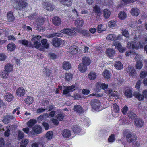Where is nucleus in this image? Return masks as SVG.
<instances>
[{
	"label": "nucleus",
	"mask_w": 147,
	"mask_h": 147,
	"mask_svg": "<svg viewBox=\"0 0 147 147\" xmlns=\"http://www.w3.org/2000/svg\"><path fill=\"white\" fill-rule=\"evenodd\" d=\"M6 130L4 133V135L5 136L8 137L10 135V126H7L3 129V130L4 131Z\"/></svg>",
	"instance_id": "nucleus-30"
},
{
	"label": "nucleus",
	"mask_w": 147,
	"mask_h": 147,
	"mask_svg": "<svg viewBox=\"0 0 147 147\" xmlns=\"http://www.w3.org/2000/svg\"><path fill=\"white\" fill-rule=\"evenodd\" d=\"M19 42L22 45L28 47H30L29 46L31 45V42L29 43L28 41L25 39L21 40H19Z\"/></svg>",
	"instance_id": "nucleus-33"
},
{
	"label": "nucleus",
	"mask_w": 147,
	"mask_h": 147,
	"mask_svg": "<svg viewBox=\"0 0 147 147\" xmlns=\"http://www.w3.org/2000/svg\"><path fill=\"white\" fill-rule=\"evenodd\" d=\"M91 105L92 108L96 111L102 110L100 107V103L97 100H93L91 102Z\"/></svg>",
	"instance_id": "nucleus-4"
},
{
	"label": "nucleus",
	"mask_w": 147,
	"mask_h": 147,
	"mask_svg": "<svg viewBox=\"0 0 147 147\" xmlns=\"http://www.w3.org/2000/svg\"><path fill=\"white\" fill-rule=\"evenodd\" d=\"M97 88L96 91H98L100 89L102 88L105 89L107 88L108 86L107 84H106L105 83H101L99 82H97L96 85Z\"/></svg>",
	"instance_id": "nucleus-15"
},
{
	"label": "nucleus",
	"mask_w": 147,
	"mask_h": 147,
	"mask_svg": "<svg viewBox=\"0 0 147 147\" xmlns=\"http://www.w3.org/2000/svg\"><path fill=\"white\" fill-rule=\"evenodd\" d=\"M132 91L130 89H127L125 91V95L127 98H130L132 97Z\"/></svg>",
	"instance_id": "nucleus-35"
},
{
	"label": "nucleus",
	"mask_w": 147,
	"mask_h": 147,
	"mask_svg": "<svg viewBox=\"0 0 147 147\" xmlns=\"http://www.w3.org/2000/svg\"><path fill=\"white\" fill-rule=\"evenodd\" d=\"M113 44L115 47L117 48L119 51L121 53H123L126 50V48L123 47L119 43L115 42Z\"/></svg>",
	"instance_id": "nucleus-14"
},
{
	"label": "nucleus",
	"mask_w": 147,
	"mask_h": 147,
	"mask_svg": "<svg viewBox=\"0 0 147 147\" xmlns=\"http://www.w3.org/2000/svg\"><path fill=\"white\" fill-rule=\"evenodd\" d=\"M103 14L104 17L106 19H107L110 16L111 12L110 10L107 9H105L104 10Z\"/></svg>",
	"instance_id": "nucleus-43"
},
{
	"label": "nucleus",
	"mask_w": 147,
	"mask_h": 147,
	"mask_svg": "<svg viewBox=\"0 0 147 147\" xmlns=\"http://www.w3.org/2000/svg\"><path fill=\"white\" fill-rule=\"evenodd\" d=\"M114 65L117 69L120 70L123 68V64L120 61H117L115 62Z\"/></svg>",
	"instance_id": "nucleus-27"
},
{
	"label": "nucleus",
	"mask_w": 147,
	"mask_h": 147,
	"mask_svg": "<svg viewBox=\"0 0 147 147\" xmlns=\"http://www.w3.org/2000/svg\"><path fill=\"white\" fill-rule=\"evenodd\" d=\"M126 134V139L128 142L133 143L136 140V136L135 134L129 131L127 132Z\"/></svg>",
	"instance_id": "nucleus-6"
},
{
	"label": "nucleus",
	"mask_w": 147,
	"mask_h": 147,
	"mask_svg": "<svg viewBox=\"0 0 147 147\" xmlns=\"http://www.w3.org/2000/svg\"><path fill=\"white\" fill-rule=\"evenodd\" d=\"M128 117L131 118L132 119L136 117V115L132 111L129 112L128 114Z\"/></svg>",
	"instance_id": "nucleus-63"
},
{
	"label": "nucleus",
	"mask_w": 147,
	"mask_h": 147,
	"mask_svg": "<svg viewBox=\"0 0 147 147\" xmlns=\"http://www.w3.org/2000/svg\"><path fill=\"white\" fill-rule=\"evenodd\" d=\"M74 132L76 133H78L81 131V129L79 127L75 125L72 127Z\"/></svg>",
	"instance_id": "nucleus-51"
},
{
	"label": "nucleus",
	"mask_w": 147,
	"mask_h": 147,
	"mask_svg": "<svg viewBox=\"0 0 147 147\" xmlns=\"http://www.w3.org/2000/svg\"><path fill=\"white\" fill-rule=\"evenodd\" d=\"M44 20L42 18L40 17L36 20V24L39 31L43 32L44 30L43 28L41 27L40 24L43 23Z\"/></svg>",
	"instance_id": "nucleus-7"
},
{
	"label": "nucleus",
	"mask_w": 147,
	"mask_h": 147,
	"mask_svg": "<svg viewBox=\"0 0 147 147\" xmlns=\"http://www.w3.org/2000/svg\"><path fill=\"white\" fill-rule=\"evenodd\" d=\"M147 75V71H142L140 73V78H144Z\"/></svg>",
	"instance_id": "nucleus-61"
},
{
	"label": "nucleus",
	"mask_w": 147,
	"mask_h": 147,
	"mask_svg": "<svg viewBox=\"0 0 147 147\" xmlns=\"http://www.w3.org/2000/svg\"><path fill=\"white\" fill-rule=\"evenodd\" d=\"M5 70L8 72H11L13 70V67L12 65L8 64L6 65L5 67Z\"/></svg>",
	"instance_id": "nucleus-38"
},
{
	"label": "nucleus",
	"mask_w": 147,
	"mask_h": 147,
	"mask_svg": "<svg viewBox=\"0 0 147 147\" xmlns=\"http://www.w3.org/2000/svg\"><path fill=\"white\" fill-rule=\"evenodd\" d=\"M63 67L65 70H68L71 68V65L69 63L65 61L63 63Z\"/></svg>",
	"instance_id": "nucleus-40"
},
{
	"label": "nucleus",
	"mask_w": 147,
	"mask_h": 147,
	"mask_svg": "<svg viewBox=\"0 0 147 147\" xmlns=\"http://www.w3.org/2000/svg\"><path fill=\"white\" fill-rule=\"evenodd\" d=\"M122 36L121 35H115L114 34H110L108 35L106 37V39L108 40H115L121 38Z\"/></svg>",
	"instance_id": "nucleus-10"
},
{
	"label": "nucleus",
	"mask_w": 147,
	"mask_h": 147,
	"mask_svg": "<svg viewBox=\"0 0 147 147\" xmlns=\"http://www.w3.org/2000/svg\"><path fill=\"white\" fill-rule=\"evenodd\" d=\"M75 85H72L69 87H67L66 89L64 90L63 93V94L67 95L70 92H72L75 90Z\"/></svg>",
	"instance_id": "nucleus-13"
},
{
	"label": "nucleus",
	"mask_w": 147,
	"mask_h": 147,
	"mask_svg": "<svg viewBox=\"0 0 147 147\" xmlns=\"http://www.w3.org/2000/svg\"><path fill=\"white\" fill-rule=\"evenodd\" d=\"M83 23L84 22L82 19L81 18H79L75 20V24L76 26L80 28L83 26Z\"/></svg>",
	"instance_id": "nucleus-20"
},
{
	"label": "nucleus",
	"mask_w": 147,
	"mask_h": 147,
	"mask_svg": "<svg viewBox=\"0 0 147 147\" xmlns=\"http://www.w3.org/2000/svg\"><path fill=\"white\" fill-rule=\"evenodd\" d=\"M74 109L75 111L78 113H81L83 111L82 107L80 105L74 106Z\"/></svg>",
	"instance_id": "nucleus-46"
},
{
	"label": "nucleus",
	"mask_w": 147,
	"mask_h": 147,
	"mask_svg": "<svg viewBox=\"0 0 147 147\" xmlns=\"http://www.w3.org/2000/svg\"><path fill=\"white\" fill-rule=\"evenodd\" d=\"M62 135L64 137L68 138L71 136V133L69 130L66 129L63 131Z\"/></svg>",
	"instance_id": "nucleus-29"
},
{
	"label": "nucleus",
	"mask_w": 147,
	"mask_h": 147,
	"mask_svg": "<svg viewBox=\"0 0 147 147\" xmlns=\"http://www.w3.org/2000/svg\"><path fill=\"white\" fill-rule=\"evenodd\" d=\"M1 77L3 79H6L9 76V72L6 71L5 70L2 72L1 75Z\"/></svg>",
	"instance_id": "nucleus-47"
},
{
	"label": "nucleus",
	"mask_w": 147,
	"mask_h": 147,
	"mask_svg": "<svg viewBox=\"0 0 147 147\" xmlns=\"http://www.w3.org/2000/svg\"><path fill=\"white\" fill-rule=\"evenodd\" d=\"M27 0H12V5L15 7L20 9L26 7L27 5Z\"/></svg>",
	"instance_id": "nucleus-2"
},
{
	"label": "nucleus",
	"mask_w": 147,
	"mask_h": 147,
	"mask_svg": "<svg viewBox=\"0 0 147 147\" xmlns=\"http://www.w3.org/2000/svg\"><path fill=\"white\" fill-rule=\"evenodd\" d=\"M53 24L56 26H59L61 23V19L58 17H54L52 20Z\"/></svg>",
	"instance_id": "nucleus-19"
},
{
	"label": "nucleus",
	"mask_w": 147,
	"mask_h": 147,
	"mask_svg": "<svg viewBox=\"0 0 147 147\" xmlns=\"http://www.w3.org/2000/svg\"><path fill=\"white\" fill-rule=\"evenodd\" d=\"M53 136V133L52 131H48L46 134V137L48 140H51Z\"/></svg>",
	"instance_id": "nucleus-52"
},
{
	"label": "nucleus",
	"mask_w": 147,
	"mask_h": 147,
	"mask_svg": "<svg viewBox=\"0 0 147 147\" xmlns=\"http://www.w3.org/2000/svg\"><path fill=\"white\" fill-rule=\"evenodd\" d=\"M63 36V35L61 33H57L49 34L47 36V37L49 38H52L55 36L62 37Z\"/></svg>",
	"instance_id": "nucleus-49"
},
{
	"label": "nucleus",
	"mask_w": 147,
	"mask_h": 147,
	"mask_svg": "<svg viewBox=\"0 0 147 147\" xmlns=\"http://www.w3.org/2000/svg\"><path fill=\"white\" fill-rule=\"evenodd\" d=\"M122 35L125 37H128L129 36V34L128 31L126 29L122 30Z\"/></svg>",
	"instance_id": "nucleus-59"
},
{
	"label": "nucleus",
	"mask_w": 147,
	"mask_h": 147,
	"mask_svg": "<svg viewBox=\"0 0 147 147\" xmlns=\"http://www.w3.org/2000/svg\"><path fill=\"white\" fill-rule=\"evenodd\" d=\"M36 120L32 119L29 121L28 122L27 124L29 127H31L36 123Z\"/></svg>",
	"instance_id": "nucleus-48"
},
{
	"label": "nucleus",
	"mask_w": 147,
	"mask_h": 147,
	"mask_svg": "<svg viewBox=\"0 0 147 147\" xmlns=\"http://www.w3.org/2000/svg\"><path fill=\"white\" fill-rule=\"evenodd\" d=\"M69 52L72 55L76 54L78 52V49L75 46L70 47L69 48Z\"/></svg>",
	"instance_id": "nucleus-37"
},
{
	"label": "nucleus",
	"mask_w": 147,
	"mask_h": 147,
	"mask_svg": "<svg viewBox=\"0 0 147 147\" xmlns=\"http://www.w3.org/2000/svg\"><path fill=\"white\" fill-rule=\"evenodd\" d=\"M24 101L26 103L30 104L33 102V99L32 97L28 96L25 98Z\"/></svg>",
	"instance_id": "nucleus-44"
},
{
	"label": "nucleus",
	"mask_w": 147,
	"mask_h": 147,
	"mask_svg": "<svg viewBox=\"0 0 147 147\" xmlns=\"http://www.w3.org/2000/svg\"><path fill=\"white\" fill-rule=\"evenodd\" d=\"M73 75L70 73H66L65 74V78L67 81H69L72 79Z\"/></svg>",
	"instance_id": "nucleus-53"
},
{
	"label": "nucleus",
	"mask_w": 147,
	"mask_h": 147,
	"mask_svg": "<svg viewBox=\"0 0 147 147\" xmlns=\"http://www.w3.org/2000/svg\"><path fill=\"white\" fill-rule=\"evenodd\" d=\"M83 119V123L84 124L87 125H88L89 124H90V119L86 117H84Z\"/></svg>",
	"instance_id": "nucleus-55"
},
{
	"label": "nucleus",
	"mask_w": 147,
	"mask_h": 147,
	"mask_svg": "<svg viewBox=\"0 0 147 147\" xmlns=\"http://www.w3.org/2000/svg\"><path fill=\"white\" fill-rule=\"evenodd\" d=\"M7 18L9 22H11L14 20L15 18L12 13L9 12L7 13Z\"/></svg>",
	"instance_id": "nucleus-26"
},
{
	"label": "nucleus",
	"mask_w": 147,
	"mask_h": 147,
	"mask_svg": "<svg viewBox=\"0 0 147 147\" xmlns=\"http://www.w3.org/2000/svg\"><path fill=\"white\" fill-rule=\"evenodd\" d=\"M126 13L124 11H121L119 13L118 15L119 18L121 20H123L126 17Z\"/></svg>",
	"instance_id": "nucleus-41"
},
{
	"label": "nucleus",
	"mask_w": 147,
	"mask_h": 147,
	"mask_svg": "<svg viewBox=\"0 0 147 147\" xmlns=\"http://www.w3.org/2000/svg\"><path fill=\"white\" fill-rule=\"evenodd\" d=\"M97 30L98 33H101L103 31H105V29L102 28V25H99L97 27Z\"/></svg>",
	"instance_id": "nucleus-56"
},
{
	"label": "nucleus",
	"mask_w": 147,
	"mask_h": 147,
	"mask_svg": "<svg viewBox=\"0 0 147 147\" xmlns=\"http://www.w3.org/2000/svg\"><path fill=\"white\" fill-rule=\"evenodd\" d=\"M25 93L24 89L22 87L19 88L16 90V94L18 96H22Z\"/></svg>",
	"instance_id": "nucleus-18"
},
{
	"label": "nucleus",
	"mask_w": 147,
	"mask_h": 147,
	"mask_svg": "<svg viewBox=\"0 0 147 147\" xmlns=\"http://www.w3.org/2000/svg\"><path fill=\"white\" fill-rule=\"evenodd\" d=\"M88 77L91 80H94L96 77V74L94 72H91L88 75Z\"/></svg>",
	"instance_id": "nucleus-42"
},
{
	"label": "nucleus",
	"mask_w": 147,
	"mask_h": 147,
	"mask_svg": "<svg viewBox=\"0 0 147 147\" xmlns=\"http://www.w3.org/2000/svg\"><path fill=\"white\" fill-rule=\"evenodd\" d=\"M4 98L6 100L10 102L13 99V96L11 93H7L5 95Z\"/></svg>",
	"instance_id": "nucleus-22"
},
{
	"label": "nucleus",
	"mask_w": 147,
	"mask_h": 147,
	"mask_svg": "<svg viewBox=\"0 0 147 147\" xmlns=\"http://www.w3.org/2000/svg\"><path fill=\"white\" fill-rule=\"evenodd\" d=\"M111 109L112 113L114 112L116 113H118L120 110L119 106L116 104L113 105V107L111 108Z\"/></svg>",
	"instance_id": "nucleus-31"
},
{
	"label": "nucleus",
	"mask_w": 147,
	"mask_h": 147,
	"mask_svg": "<svg viewBox=\"0 0 147 147\" xmlns=\"http://www.w3.org/2000/svg\"><path fill=\"white\" fill-rule=\"evenodd\" d=\"M62 40L60 38H53V45L55 47H59L62 43Z\"/></svg>",
	"instance_id": "nucleus-17"
},
{
	"label": "nucleus",
	"mask_w": 147,
	"mask_h": 147,
	"mask_svg": "<svg viewBox=\"0 0 147 147\" xmlns=\"http://www.w3.org/2000/svg\"><path fill=\"white\" fill-rule=\"evenodd\" d=\"M60 3L67 6H70L71 5L72 0H58Z\"/></svg>",
	"instance_id": "nucleus-25"
},
{
	"label": "nucleus",
	"mask_w": 147,
	"mask_h": 147,
	"mask_svg": "<svg viewBox=\"0 0 147 147\" xmlns=\"http://www.w3.org/2000/svg\"><path fill=\"white\" fill-rule=\"evenodd\" d=\"M145 43L141 41L139 43L136 42H133L132 43H128L127 44V47L129 48L135 49H138L140 48H142Z\"/></svg>",
	"instance_id": "nucleus-3"
},
{
	"label": "nucleus",
	"mask_w": 147,
	"mask_h": 147,
	"mask_svg": "<svg viewBox=\"0 0 147 147\" xmlns=\"http://www.w3.org/2000/svg\"><path fill=\"white\" fill-rule=\"evenodd\" d=\"M86 66L83 63H80L79 65V71L82 73L85 72L87 69Z\"/></svg>",
	"instance_id": "nucleus-28"
},
{
	"label": "nucleus",
	"mask_w": 147,
	"mask_h": 147,
	"mask_svg": "<svg viewBox=\"0 0 147 147\" xmlns=\"http://www.w3.org/2000/svg\"><path fill=\"white\" fill-rule=\"evenodd\" d=\"M143 121L140 119L138 118L135 119L134 121V124L138 127H141L144 123Z\"/></svg>",
	"instance_id": "nucleus-12"
},
{
	"label": "nucleus",
	"mask_w": 147,
	"mask_h": 147,
	"mask_svg": "<svg viewBox=\"0 0 147 147\" xmlns=\"http://www.w3.org/2000/svg\"><path fill=\"white\" fill-rule=\"evenodd\" d=\"M41 42L43 46L46 48H47L49 47V44L47 42V40L46 39H43L41 40Z\"/></svg>",
	"instance_id": "nucleus-54"
},
{
	"label": "nucleus",
	"mask_w": 147,
	"mask_h": 147,
	"mask_svg": "<svg viewBox=\"0 0 147 147\" xmlns=\"http://www.w3.org/2000/svg\"><path fill=\"white\" fill-rule=\"evenodd\" d=\"M48 56L50 59H55L57 57L56 55L53 53H49Z\"/></svg>",
	"instance_id": "nucleus-64"
},
{
	"label": "nucleus",
	"mask_w": 147,
	"mask_h": 147,
	"mask_svg": "<svg viewBox=\"0 0 147 147\" xmlns=\"http://www.w3.org/2000/svg\"><path fill=\"white\" fill-rule=\"evenodd\" d=\"M49 117L47 113H45L42 115H40L38 118V121L40 122L42 121L45 120Z\"/></svg>",
	"instance_id": "nucleus-36"
},
{
	"label": "nucleus",
	"mask_w": 147,
	"mask_h": 147,
	"mask_svg": "<svg viewBox=\"0 0 147 147\" xmlns=\"http://www.w3.org/2000/svg\"><path fill=\"white\" fill-rule=\"evenodd\" d=\"M127 71L130 75L134 76L136 74L135 70L134 67L131 66L128 67L127 69Z\"/></svg>",
	"instance_id": "nucleus-21"
},
{
	"label": "nucleus",
	"mask_w": 147,
	"mask_h": 147,
	"mask_svg": "<svg viewBox=\"0 0 147 147\" xmlns=\"http://www.w3.org/2000/svg\"><path fill=\"white\" fill-rule=\"evenodd\" d=\"M108 141L110 142H112L115 140V137L114 134H112L108 138Z\"/></svg>",
	"instance_id": "nucleus-60"
},
{
	"label": "nucleus",
	"mask_w": 147,
	"mask_h": 147,
	"mask_svg": "<svg viewBox=\"0 0 147 147\" xmlns=\"http://www.w3.org/2000/svg\"><path fill=\"white\" fill-rule=\"evenodd\" d=\"M42 128L40 126L38 125H36L32 128V131L30 132V135H34L35 134H38L41 132Z\"/></svg>",
	"instance_id": "nucleus-8"
},
{
	"label": "nucleus",
	"mask_w": 147,
	"mask_h": 147,
	"mask_svg": "<svg viewBox=\"0 0 147 147\" xmlns=\"http://www.w3.org/2000/svg\"><path fill=\"white\" fill-rule=\"evenodd\" d=\"M83 63L87 65H88L90 63V60L88 57H85L82 59Z\"/></svg>",
	"instance_id": "nucleus-32"
},
{
	"label": "nucleus",
	"mask_w": 147,
	"mask_h": 147,
	"mask_svg": "<svg viewBox=\"0 0 147 147\" xmlns=\"http://www.w3.org/2000/svg\"><path fill=\"white\" fill-rule=\"evenodd\" d=\"M103 75L106 78H108L110 76L109 71L107 70H105L103 73Z\"/></svg>",
	"instance_id": "nucleus-57"
},
{
	"label": "nucleus",
	"mask_w": 147,
	"mask_h": 147,
	"mask_svg": "<svg viewBox=\"0 0 147 147\" xmlns=\"http://www.w3.org/2000/svg\"><path fill=\"white\" fill-rule=\"evenodd\" d=\"M130 12L132 15L134 16H137L140 13V11L138 8L134 7L131 9Z\"/></svg>",
	"instance_id": "nucleus-23"
},
{
	"label": "nucleus",
	"mask_w": 147,
	"mask_h": 147,
	"mask_svg": "<svg viewBox=\"0 0 147 147\" xmlns=\"http://www.w3.org/2000/svg\"><path fill=\"white\" fill-rule=\"evenodd\" d=\"M43 6L45 9L49 11H52L54 8L53 4L49 2L44 3Z\"/></svg>",
	"instance_id": "nucleus-11"
},
{
	"label": "nucleus",
	"mask_w": 147,
	"mask_h": 147,
	"mask_svg": "<svg viewBox=\"0 0 147 147\" xmlns=\"http://www.w3.org/2000/svg\"><path fill=\"white\" fill-rule=\"evenodd\" d=\"M106 53L109 57L112 58L115 54V51L112 49L109 48L107 50Z\"/></svg>",
	"instance_id": "nucleus-24"
},
{
	"label": "nucleus",
	"mask_w": 147,
	"mask_h": 147,
	"mask_svg": "<svg viewBox=\"0 0 147 147\" xmlns=\"http://www.w3.org/2000/svg\"><path fill=\"white\" fill-rule=\"evenodd\" d=\"M93 11L96 13L97 15H99L100 14V8L97 5H95L93 7Z\"/></svg>",
	"instance_id": "nucleus-50"
},
{
	"label": "nucleus",
	"mask_w": 147,
	"mask_h": 147,
	"mask_svg": "<svg viewBox=\"0 0 147 147\" xmlns=\"http://www.w3.org/2000/svg\"><path fill=\"white\" fill-rule=\"evenodd\" d=\"M108 26L110 27H113L116 26V21L111 20L109 21L108 23Z\"/></svg>",
	"instance_id": "nucleus-58"
},
{
	"label": "nucleus",
	"mask_w": 147,
	"mask_h": 147,
	"mask_svg": "<svg viewBox=\"0 0 147 147\" xmlns=\"http://www.w3.org/2000/svg\"><path fill=\"white\" fill-rule=\"evenodd\" d=\"M61 33L66 34L69 36H73L75 34V32L71 29L69 28L65 29L61 31Z\"/></svg>",
	"instance_id": "nucleus-9"
},
{
	"label": "nucleus",
	"mask_w": 147,
	"mask_h": 147,
	"mask_svg": "<svg viewBox=\"0 0 147 147\" xmlns=\"http://www.w3.org/2000/svg\"><path fill=\"white\" fill-rule=\"evenodd\" d=\"M135 59L136 61V69H140L143 66L142 62L141 61L142 59L141 55H137L135 57Z\"/></svg>",
	"instance_id": "nucleus-5"
},
{
	"label": "nucleus",
	"mask_w": 147,
	"mask_h": 147,
	"mask_svg": "<svg viewBox=\"0 0 147 147\" xmlns=\"http://www.w3.org/2000/svg\"><path fill=\"white\" fill-rule=\"evenodd\" d=\"M15 45L12 43L8 44L7 45V48L9 51H13L15 49Z\"/></svg>",
	"instance_id": "nucleus-39"
},
{
	"label": "nucleus",
	"mask_w": 147,
	"mask_h": 147,
	"mask_svg": "<svg viewBox=\"0 0 147 147\" xmlns=\"http://www.w3.org/2000/svg\"><path fill=\"white\" fill-rule=\"evenodd\" d=\"M41 37V36H40L38 35L35 36L33 35L31 40L32 41L33 44L31 43V45L29 46L30 47H34L40 50H42L43 49L41 47V44L40 42Z\"/></svg>",
	"instance_id": "nucleus-1"
},
{
	"label": "nucleus",
	"mask_w": 147,
	"mask_h": 147,
	"mask_svg": "<svg viewBox=\"0 0 147 147\" xmlns=\"http://www.w3.org/2000/svg\"><path fill=\"white\" fill-rule=\"evenodd\" d=\"M14 118V117L12 115H6L4 117L3 122L5 124H7Z\"/></svg>",
	"instance_id": "nucleus-16"
},
{
	"label": "nucleus",
	"mask_w": 147,
	"mask_h": 147,
	"mask_svg": "<svg viewBox=\"0 0 147 147\" xmlns=\"http://www.w3.org/2000/svg\"><path fill=\"white\" fill-rule=\"evenodd\" d=\"M134 96L138 100H142L144 99V96L138 92H135L134 93Z\"/></svg>",
	"instance_id": "nucleus-34"
},
{
	"label": "nucleus",
	"mask_w": 147,
	"mask_h": 147,
	"mask_svg": "<svg viewBox=\"0 0 147 147\" xmlns=\"http://www.w3.org/2000/svg\"><path fill=\"white\" fill-rule=\"evenodd\" d=\"M29 142V140L27 139L22 140L20 142V147H26V146Z\"/></svg>",
	"instance_id": "nucleus-45"
},
{
	"label": "nucleus",
	"mask_w": 147,
	"mask_h": 147,
	"mask_svg": "<svg viewBox=\"0 0 147 147\" xmlns=\"http://www.w3.org/2000/svg\"><path fill=\"white\" fill-rule=\"evenodd\" d=\"M43 72H44L45 75L47 76H49L51 73V71L48 69L46 68L44 70Z\"/></svg>",
	"instance_id": "nucleus-62"
}]
</instances>
